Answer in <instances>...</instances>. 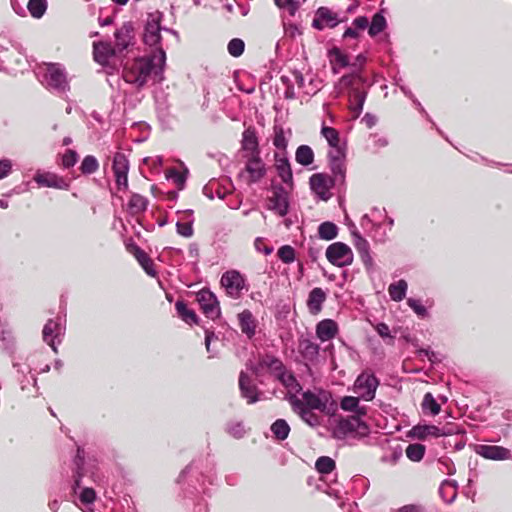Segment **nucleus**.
<instances>
[{"instance_id":"1","label":"nucleus","mask_w":512,"mask_h":512,"mask_svg":"<svg viewBox=\"0 0 512 512\" xmlns=\"http://www.w3.org/2000/svg\"><path fill=\"white\" fill-rule=\"evenodd\" d=\"M165 61V51L157 47V52L152 57H137L127 62L123 68V79L138 88L143 87L151 76L161 80Z\"/></svg>"},{"instance_id":"2","label":"nucleus","mask_w":512,"mask_h":512,"mask_svg":"<svg viewBox=\"0 0 512 512\" xmlns=\"http://www.w3.org/2000/svg\"><path fill=\"white\" fill-rule=\"evenodd\" d=\"M340 82L349 89L350 109L358 117L363 110L366 99V91L363 88L364 78L357 74H348L341 77Z\"/></svg>"},{"instance_id":"3","label":"nucleus","mask_w":512,"mask_h":512,"mask_svg":"<svg viewBox=\"0 0 512 512\" xmlns=\"http://www.w3.org/2000/svg\"><path fill=\"white\" fill-rule=\"evenodd\" d=\"M248 369L255 375L256 378L262 377L265 373L275 376L280 368L284 365L283 361L273 355L272 353H259L257 355V362H249L246 364Z\"/></svg>"},{"instance_id":"4","label":"nucleus","mask_w":512,"mask_h":512,"mask_svg":"<svg viewBox=\"0 0 512 512\" xmlns=\"http://www.w3.org/2000/svg\"><path fill=\"white\" fill-rule=\"evenodd\" d=\"M326 258L334 266L345 267L353 263L352 249L343 242H334L326 249Z\"/></svg>"},{"instance_id":"5","label":"nucleus","mask_w":512,"mask_h":512,"mask_svg":"<svg viewBox=\"0 0 512 512\" xmlns=\"http://www.w3.org/2000/svg\"><path fill=\"white\" fill-rule=\"evenodd\" d=\"M363 415H352L349 417H341L336 425L335 433L339 438H343L350 433L366 435L369 432L368 425L361 420Z\"/></svg>"},{"instance_id":"6","label":"nucleus","mask_w":512,"mask_h":512,"mask_svg":"<svg viewBox=\"0 0 512 512\" xmlns=\"http://www.w3.org/2000/svg\"><path fill=\"white\" fill-rule=\"evenodd\" d=\"M334 185L335 180L326 173H315L309 178L311 191L323 201H328L331 198L330 190Z\"/></svg>"},{"instance_id":"7","label":"nucleus","mask_w":512,"mask_h":512,"mask_svg":"<svg viewBox=\"0 0 512 512\" xmlns=\"http://www.w3.org/2000/svg\"><path fill=\"white\" fill-rule=\"evenodd\" d=\"M245 277L237 270L226 271L220 280L221 286L231 298L237 299L245 288Z\"/></svg>"},{"instance_id":"8","label":"nucleus","mask_w":512,"mask_h":512,"mask_svg":"<svg viewBox=\"0 0 512 512\" xmlns=\"http://www.w3.org/2000/svg\"><path fill=\"white\" fill-rule=\"evenodd\" d=\"M112 171L118 190L128 189L129 160L124 153L117 152L113 158Z\"/></svg>"},{"instance_id":"9","label":"nucleus","mask_w":512,"mask_h":512,"mask_svg":"<svg viewBox=\"0 0 512 512\" xmlns=\"http://www.w3.org/2000/svg\"><path fill=\"white\" fill-rule=\"evenodd\" d=\"M197 301L206 317L214 320L220 316L219 302L210 290H200L197 293Z\"/></svg>"},{"instance_id":"10","label":"nucleus","mask_w":512,"mask_h":512,"mask_svg":"<svg viewBox=\"0 0 512 512\" xmlns=\"http://www.w3.org/2000/svg\"><path fill=\"white\" fill-rule=\"evenodd\" d=\"M378 385L379 380L374 374L369 373L360 374L355 381V388L365 401L374 399Z\"/></svg>"},{"instance_id":"11","label":"nucleus","mask_w":512,"mask_h":512,"mask_svg":"<svg viewBox=\"0 0 512 512\" xmlns=\"http://www.w3.org/2000/svg\"><path fill=\"white\" fill-rule=\"evenodd\" d=\"M115 49L118 53L123 52L135 44V28L131 21L123 23L114 33Z\"/></svg>"},{"instance_id":"12","label":"nucleus","mask_w":512,"mask_h":512,"mask_svg":"<svg viewBox=\"0 0 512 512\" xmlns=\"http://www.w3.org/2000/svg\"><path fill=\"white\" fill-rule=\"evenodd\" d=\"M245 171L248 173V184L259 182L266 174L265 164L260 155H247Z\"/></svg>"},{"instance_id":"13","label":"nucleus","mask_w":512,"mask_h":512,"mask_svg":"<svg viewBox=\"0 0 512 512\" xmlns=\"http://www.w3.org/2000/svg\"><path fill=\"white\" fill-rule=\"evenodd\" d=\"M34 181L40 186L59 190H68L70 187L69 181L52 172L37 173Z\"/></svg>"},{"instance_id":"14","label":"nucleus","mask_w":512,"mask_h":512,"mask_svg":"<svg viewBox=\"0 0 512 512\" xmlns=\"http://www.w3.org/2000/svg\"><path fill=\"white\" fill-rule=\"evenodd\" d=\"M238 384L241 396L247 399L248 404L259 401V390L246 372L241 371L239 373Z\"/></svg>"},{"instance_id":"15","label":"nucleus","mask_w":512,"mask_h":512,"mask_svg":"<svg viewBox=\"0 0 512 512\" xmlns=\"http://www.w3.org/2000/svg\"><path fill=\"white\" fill-rule=\"evenodd\" d=\"M126 248L127 251L135 257L139 265L149 276L155 277L157 275L153 260L141 247H139L136 243H131L128 244Z\"/></svg>"},{"instance_id":"16","label":"nucleus","mask_w":512,"mask_h":512,"mask_svg":"<svg viewBox=\"0 0 512 512\" xmlns=\"http://www.w3.org/2000/svg\"><path fill=\"white\" fill-rule=\"evenodd\" d=\"M476 452L483 458L489 460L500 461L512 459L511 451L503 446L479 445Z\"/></svg>"},{"instance_id":"17","label":"nucleus","mask_w":512,"mask_h":512,"mask_svg":"<svg viewBox=\"0 0 512 512\" xmlns=\"http://www.w3.org/2000/svg\"><path fill=\"white\" fill-rule=\"evenodd\" d=\"M345 154L342 149L329 153V166L336 182H343L345 179L346 166L344 163Z\"/></svg>"},{"instance_id":"18","label":"nucleus","mask_w":512,"mask_h":512,"mask_svg":"<svg viewBox=\"0 0 512 512\" xmlns=\"http://www.w3.org/2000/svg\"><path fill=\"white\" fill-rule=\"evenodd\" d=\"M274 378L288 390V393H299L302 391V386L296 379L293 371L289 370L285 364L280 368V371L277 372Z\"/></svg>"},{"instance_id":"19","label":"nucleus","mask_w":512,"mask_h":512,"mask_svg":"<svg viewBox=\"0 0 512 512\" xmlns=\"http://www.w3.org/2000/svg\"><path fill=\"white\" fill-rule=\"evenodd\" d=\"M241 148L248 155H260L257 132L253 126H249L242 133Z\"/></svg>"},{"instance_id":"20","label":"nucleus","mask_w":512,"mask_h":512,"mask_svg":"<svg viewBox=\"0 0 512 512\" xmlns=\"http://www.w3.org/2000/svg\"><path fill=\"white\" fill-rule=\"evenodd\" d=\"M117 50L108 42H94L93 56L94 60L100 65H107L109 60L117 54Z\"/></svg>"},{"instance_id":"21","label":"nucleus","mask_w":512,"mask_h":512,"mask_svg":"<svg viewBox=\"0 0 512 512\" xmlns=\"http://www.w3.org/2000/svg\"><path fill=\"white\" fill-rule=\"evenodd\" d=\"M453 431L451 428H448L447 431H442L440 428H438L435 425H416L414 426L411 431L410 435L413 438L419 439V440H425L427 437H440L443 435L452 434Z\"/></svg>"},{"instance_id":"22","label":"nucleus","mask_w":512,"mask_h":512,"mask_svg":"<svg viewBox=\"0 0 512 512\" xmlns=\"http://www.w3.org/2000/svg\"><path fill=\"white\" fill-rule=\"evenodd\" d=\"M320 346L310 339L301 336L298 339V352L309 362H314L319 356Z\"/></svg>"},{"instance_id":"23","label":"nucleus","mask_w":512,"mask_h":512,"mask_svg":"<svg viewBox=\"0 0 512 512\" xmlns=\"http://www.w3.org/2000/svg\"><path fill=\"white\" fill-rule=\"evenodd\" d=\"M275 167L278 173V176L282 179L285 184H288L292 187L293 185V173L289 163V160L285 155H281L279 153H275Z\"/></svg>"},{"instance_id":"24","label":"nucleus","mask_w":512,"mask_h":512,"mask_svg":"<svg viewBox=\"0 0 512 512\" xmlns=\"http://www.w3.org/2000/svg\"><path fill=\"white\" fill-rule=\"evenodd\" d=\"M327 295L320 287L313 288L307 299V308L312 315H318L322 311V305L326 301Z\"/></svg>"},{"instance_id":"25","label":"nucleus","mask_w":512,"mask_h":512,"mask_svg":"<svg viewBox=\"0 0 512 512\" xmlns=\"http://www.w3.org/2000/svg\"><path fill=\"white\" fill-rule=\"evenodd\" d=\"M316 16L317 18L313 20V27L319 30L324 29L325 26L333 28L338 23L336 20L337 15L327 7L318 8Z\"/></svg>"},{"instance_id":"26","label":"nucleus","mask_w":512,"mask_h":512,"mask_svg":"<svg viewBox=\"0 0 512 512\" xmlns=\"http://www.w3.org/2000/svg\"><path fill=\"white\" fill-rule=\"evenodd\" d=\"M338 333V324L332 319H323L316 325V335L322 341L333 339Z\"/></svg>"},{"instance_id":"27","label":"nucleus","mask_w":512,"mask_h":512,"mask_svg":"<svg viewBox=\"0 0 512 512\" xmlns=\"http://www.w3.org/2000/svg\"><path fill=\"white\" fill-rule=\"evenodd\" d=\"M269 209L274 210L280 216H285L288 213V200L287 195L283 189H275L272 196L269 198Z\"/></svg>"},{"instance_id":"28","label":"nucleus","mask_w":512,"mask_h":512,"mask_svg":"<svg viewBox=\"0 0 512 512\" xmlns=\"http://www.w3.org/2000/svg\"><path fill=\"white\" fill-rule=\"evenodd\" d=\"M238 321L242 333L251 339L255 335L257 327V320L252 312L248 309L243 310L238 314Z\"/></svg>"},{"instance_id":"29","label":"nucleus","mask_w":512,"mask_h":512,"mask_svg":"<svg viewBox=\"0 0 512 512\" xmlns=\"http://www.w3.org/2000/svg\"><path fill=\"white\" fill-rule=\"evenodd\" d=\"M160 21L158 19H152L148 21L145 26L144 42L149 46H158L161 41L160 34Z\"/></svg>"},{"instance_id":"30","label":"nucleus","mask_w":512,"mask_h":512,"mask_svg":"<svg viewBox=\"0 0 512 512\" xmlns=\"http://www.w3.org/2000/svg\"><path fill=\"white\" fill-rule=\"evenodd\" d=\"M148 205L149 200L138 193H132L128 201V209L132 215L144 213Z\"/></svg>"},{"instance_id":"31","label":"nucleus","mask_w":512,"mask_h":512,"mask_svg":"<svg viewBox=\"0 0 512 512\" xmlns=\"http://www.w3.org/2000/svg\"><path fill=\"white\" fill-rule=\"evenodd\" d=\"M355 248L360 255V258L365 266L372 265V257L370 255V244L369 242L360 235L356 236Z\"/></svg>"},{"instance_id":"32","label":"nucleus","mask_w":512,"mask_h":512,"mask_svg":"<svg viewBox=\"0 0 512 512\" xmlns=\"http://www.w3.org/2000/svg\"><path fill=\"white\" fill-rule=\"evenodd\" d=\"M341 409L349 412H354V415H366L367 408L359 406V398L354 396H345L340 402Z\"/></svg>"},{"instance_id":"33","label":"nucleus","mask_w":512,"mask_h":512,"mask_svg":"<svg viewBox=\"0 0 512 512\" xmlns=\"http://www.w3.org/2000/svg\"><path fill=\"white\" fill-rule=\"evenodd\" d=\"M302 397L305 400L307 409L319 410L321 412H324L326 410L327 401L322 400L318 395H316L312 391L307 390L303 392Z\"/></svg>"},{"instance_id":"34","label":"nucleus","mask_w":512,"mask_h":512,"mask_svg":"<svg viewBox=\"0 0 512 512\" xmlns=\"http://www.w3.org/2000/svg\"><path fill=\"white\" fill-rule=\"evenodd\" d=\"M175 309L179 315V317L188 324H197L198 316L195 311L189 309L187 304L184 301L178 300L175 304Z\"/></svg>"},{"instance_id":"35","label":"nucleus","mask_w":512,"mask_h":512,"mask_svg":"<svg viewBox=\"0 0 512 512\" xmlns=\"http://www.w3.org/2000/svg\"><path fill=\"white\" fill-rule=\"evenodd\" d=\"M407 282L403 279L391 283L388 287V293L393 301H402L406 296Z\"/></svg>"},{"instance_id":"36","label":"nucleus","mask_w":512,"mask_h":512,"mask_svg":"<svg viewBox=\"0 0 512 512\" xmlns=\"http://www.w3.org/2000/svg\"><path fill=\"white\" fill-rule=\"evenodd\" d=\"M60 329V326L57 322L53 320L47 321L45 324L42 334H43V340L53 348L54 351H56V348L54 346V339L58 334V331Z\"/></svg>"},{"instance_id":"37","label":"nucleus","mask_w":512,"mask_h":512,"mask_svg":"<svg viewBox=\"0 0 512 512\" xmlns=\"http://www.w3.org/2000/svg\"><path fill=\"white\" fill-rule=\"evenodd\" d=\"M314 156L315 155L312 148L308 145H300L296 149L295 159L297 163L303 166H308L312 164L314 162Z\"/></svg>"},{"instance_id":"38","label":"nucleus","mask_w":512,"mask_h":512,"mask_svg":"<svg viewBox=\"0 0 512 512\" xmlns=\"http://www.w3.org/2000/svg\"><path fill=\"white\" fill-rule=\"evenodd\" d=\"M330 54V63L332 65V69L334 73H338L337 66L340 68H344L350 65L347 55L343 54L340 49L333 48L329 52Z\"/></svg>"},{"instance_id":"39","label":"nucleus","mask_w":512,"mask_h":512,"mask_svg":"<svg viewBox=\"0 0 512 512\" xmlns=\"http://www.w3.org/2000/svg\"><path fill=\"white\" fill-rule=\"evenodd\" d=\"M421 409L424 414L437 415L440 413L441 407L437 403L432 393L427 392L423 397Z\"/></svg>"},{"instance_id":"40","label":"nucleus","mask_w":512,"mask_h":512,"mask_svg":"<svg viewBox=\"0 0 512 512\" xmlns=\"http://www.w3.org/2000/svg\"><path fill=\"white\" fill-rule=\"evenodd\" d=\"M318 235L323 240H333L338 235V227L333 222H323L318 227Z\"/></svg>"},{"instance_id":"41","label":"nucleus","mask_w":512,"mask_h":512,"mask_svg":"<svg viewBox=\"0 0 512 512\" xmlns=\"http://www.w3.org/2000/svg\"><path fill=\"white\" fill-rule=\"evenodd\" d=\"M270 429L274 437L281 441L287 439L291 430L289 424L284 419H277Z\"/></svg>"},{"instance_id":"42","label":"nucleus","mask_w":512,"mask_h":512,"mask_svg":"<svg viewBox=\"0 0 512 512\" xmlns=\"http://www.w3.org/2000/svg\"><path fill=\"white\" fill-rule=\"evenodd\" d=\"M46 77L50 85L60 87L65 82V75L56 65H50L47 68Z\"/></svg>"},{"instance_id":"43","label":"nucleus","mask_w":512,"mask_h":512,"mask_svg":"<svg viewBox=\"0 0 512 512\" xmlns=\"http://www.w3.org/2000/svg\"><path fill=\"white\" fill-rule=\"evenodd\" d=\"M27 9L33 18L40 19L47 10V0H29Z\"/></svg>"},{"instance_id":"44","label":"nucleus","mask_w":512,"mask_h":512,"mask_svg":"<svg viewBox=\"0 0 512 512\" xmlns=\"http://www.w3.org/2000/svg\"><path fill=\"white\" fill-rule=\"evenodd\" d=\"M322 136L327 140L328 144L337 151L338 149H341L340 147V138H339V132L332 127L328 126H322L321 129Z\"/></svg>"},{"instance_id":"45","label":"nucleus","mask_w":512,"mask_h":512,"mask_svg":"<svg viewBox=\"0 0 512 512\" xmlns=\"http://www.w3.org/2000/svg\"><path fill=\"white\" fill-rule=\"evenodd\" d=\"M426 447L419 443L409 444L406 447L405 453L409 460L419 462L423 459Z\"/></svg>"},{"instance_id":"46","label":"nucleus","mask_w":512,"mask_h":512,"mask_svg":"<svg viewBox=\"0 0 512 512\" xmlns=\"http://www.w3.org/2000/svg\"><path fill=\"white\" fill-rule=\"evenodd\" d=\"M387 22L385 17L381 13H376L372 17V22L369 26L368 33L371 37H374L384 31Z\"/></svg>"},{"instance_id":"47","label":"nucleus","mask_w":512,"mask_h":512,"mask_svg":"<svg viewBox=\"0 0 512 512\" xmlns=\"http://www.w3.org/2000/svg\"><path fill=\"white\" fill-rule=\"evenodd\" d=\"M315 468L321 474H329L336 468V463L328 456H321L316 460Z\"/></svg>"},{"instance_id":"48","label":"nucleus","mask_w":512,"mask_h":512,"mask_svg":"<svg viewBox=\"0 0 512 512\" xmlns=\"http://www.w3.org/2000/svg\"><path fill=\"white\" fill-rule=\"evenodd\" d=\"M79 169L85 175L93 174L99 169V162L95 156L87 155L82 160Z\"/></svg>"},{"instance_id":"49","label":"nucleus","mask_w":512,"mask_h":512,"mask_svg":"<svg viewBox=\"0 0 512 512\" xmlns=\"http://www.w3.org/2000/svg\"><path fill=\"white\" fill-rule=\"evenodd\" d=\"M297 393H287L286 400L289 402L293 412L297 413L299 416L302 415L307 409L305 400L298 398Z\"/></svg>"},{"instance_id":"50","label":"nucleus","mask_w":512,"mask_h":512,"mask_svg":"<svg viewBox=\"0 0 512 512\" xmlns=\"http://www.w3.org/2000/svg\"><path fill=\"white\" fill-rule=\"evenodd\" d=\"M278 258L285 264L295 261V249L290 245H283L277 251Z\"/></svg>"},{"instance_id":"51","label":"nucleus","mask_w":512,"mask_h":512,"mask_svg":"<svg viewBox=\"0 0 512 512\" xmlns=\"http://www.w3.org/2000/svg\"><path fill=\"white\" fill-rule=\"evenodd\" d=\"M273 145L280 150L286 151L288 142L284 134V130L280 126L274 127Z\"/></svg>"},{"instance_id":"52","label":"nucleus","mask_w":512,"mask_h":512,"mask_svg":"<svg viewBox=\"0 0 512 512\" xmlns=\"http://www.w3.org/2000/svg\"><path fill=\"white\" fill-rule=\"evenodd\" d=\"M227 49L231 56L239 57L244 52L245 43L240 38H233L232 40L229 41Z\"/></svg>"},{"instance_id":"53","label":"nucleus","mask_w":512,"mask_h":512,"mask_svg":"<svg viewBox=\"0 0 512 512\" xmlns=\"http://www.w3.org/2000/svg\"><path fill=\"white\" fill-rule=\"evenodd\" d=\"M78 161V154L75 150L67 149L62 156V166L64 168L73 167Z\"/></svg>"},{"instance_id":"54","label":"nucleus","mask_w":512,"mask_h":512,"mask_svg":"<svg viewBox=\"0 0 512 512\" xmlns=\"http://www.w3.org/2000/svg\"><path fill=\"white\" fill-rule=\"evenodd\" d=\"M375 330L389 345L394 344V336L390 334L389 326L385 323H379L376 325Z\"/></svg>"},{"instance_id":"55","label":"nucleus","mask_w":512,"mask_h":512,"mask_svg":"<svg viewBox=\"0 0 512 512\" xmlns=\"http://www.w3.org/2000/svg\"><path fill=\"white\" fill-rule=\"evenodd\" d=\"M300 418L310 426H317L320 424L319 416L310 409H306L305 412L300 415Z\"/></svg>"},{"instance_id":"56","label":"nucleus","mask_w":512,"mask_h":512,"mask_svg":"<svg viewBox=\"0 0 512 512\" xmlns=\"http://www.w3.org/2000/svg\"><path fill=\"white\" fill-rule=\"evenodd\" d=\"M275 5L279 8H285L291 15H294L298 9V3L294 0H274Z\"/></svg>"},{"instance_id":"57","label":"nucleus","mask_w":512,"mask_h":512,"mask_svg":"<svg viewBox=\"0 0 512 512\" xmlns=\"http://www.w3.org/2000/svg\"><path fill=\"white\" fill-rule=\"evenodd\" d=\"M177 233L183 237H191L193 235V227L189 222H178L176 224Z\"/></svg>"},{"instance_id":"58","label":"nucleus","mask_w":512,"mask_h":512,"mask_svg":"<svg viewBox=\"0 0 512 512\" xmlns=\"http://www.w3.org/2000/svg\"><path fill=\"white\" fill-rule=\"evenodd\" d=\"M254 247L258 252H262L265 255H269L273 252V247L267 245L265 240L261 237L255 239Z\"/></svg>"},{"instance_id":"59","label":"nucleus","mask_w":512,"mask_h":512,"mask_svg":"<svg viewBox=\"0 0 512 512\" xmlns=\"http://www.w3.org/2000/svg\"><path fill=\"white\" fill-rule=\"evenodd\" d=\"M96 493L92 488H84L80 494V501L84 504H90L94 502Z\"/></svg>"},{"instance_id":"60","label":"nucleus","mask_w":512,"mask_h":512,"mask_svg":"<svg viewBox=\"0 0 512 512\" xmlns=\"http://www.w3.org/2000/svg\"><path fill=\"white\" fill-rule=\"evenodd\" d=\"M393 512H426L422 504H407Z\"/></svg>"},{"instance_id":"61","label":"nucleus","mask_w":512,"mask_h":512,"mask_svg":"<svg viewBox=\"0 0 512 512\" xmlns=\"http://www.w3.org/2000/svg\"><path fill=\"white\" fill-rule=\"evenodd\" d=\"M407 303L417 315H425L426 308L420 303L419 300L410 298L408 299Z\"/></svg>"},{"instance_id":"62","label":"nucleus","mask_w":512,"mask_h":512,"mask_svg":"<svg viewBox=\"0 0 512 512\" xmlns=\"http://www.w3.org/2000/svg\"><path fill=\"white\" fill-rule=\"evenodd\" d=\"M169 177L173 178L174 181L177 183V185L181 188L185 181H186V175L184 173H181L175 169H172L168 175Z\"/></svg>"},{"instance_id":"63","label":"nucleus","mask_w":512,"mask_h":512,"mask_svg":"<svg viewBox=\"0 0 512 512\" xmlns=\"http://www.w3.org/2000/svg\"><path fill=\"white\" fill-rule=\"evenodd\" d=\"M368 24V18L365 16L356 17L352 22V26L357 30H365L368 27Z\"/></svg>"},{"instance_id":"64","label":"nucleus","mask_w":512,"mask_h":512,"mask_svg":"<svg viewBox=\"0 0 512 512\" xmlns=\"http://www.w3.org/2000/svg\"><path fill=\"white\" fill-rule=\"evenodd\" d=\"M12 165L9 160H0V179L6 177L11 171Z\"/></svg>"}]
</instances>
